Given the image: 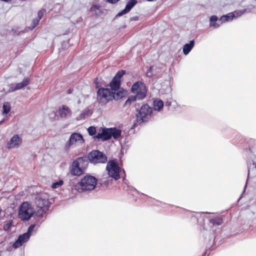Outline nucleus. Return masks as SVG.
<instances>
[{"label": "nucleus", "mask_w": 256, "mask_h": 256, "mask_svg": "<svg viewBox=\"0 0 256 256\" xmlns=\"http://www.w3.org/2000/svg\"><path fill=\"white\" fill-rule=\"evenodd\" d=\"M48 195L46 194H40L36 198V206L35 216L42 218L48 210L50 202L48 200Z\"/></svg>", "instance_id": "1"}, {"label": "nucleus", "mask_w": 256, "mask_h": 256, "mask_svg": "<svg viewBox=\"0 0 256 256\" xmlns=\"http://www.w3.org/2000/svg\"><path fill=\"white\" fill-rule=\"evenodd\" d=\"M88 166L86 157H80L76 159L70 167V172L73 176H80L84 174Z\"/></svg>", "instance_id": "2"}, {"label": "nucleus", "mask_w": 256, "mask_h": 256, "mask_svg": "<svg viewBox=\"0 0 256 256\" xmlns=\"http://www.w3.org/2000/svg\"><path fill=\"white\" fill-rule=\"evenodd\" d=\"M96 186V178L94 176L86 175L84 176L76 186V189L79 192L91 190Z\"/></svg>", "instance_id": "3"}, {"label": "nucleus", "mask_w": 256, "mask_h": 256, "mask_svg": "<svg viewBox=\"0 0 256 256\" xmlns=\"http://www.w3.org/2000/svg\"><path fill=\"white\" fill-rule=\"evenodd\" d=\"M131 92L135 94L134 96L138 100H142L146 96L147 88L143 82L138 81L132 84Z\"/></svg>", "instance_id": "4"}, {"label": "nucleus", "mask_w": 256, "mask_h": 256, "mask_svg": "<svg viewBox=\"0 0 256 256\" xmlns=\"http://www.w3.org/2000/svg\"><path fill=\"white\" fill-rule=\"evenodd\" d=\"M35 212L30 204L24 202L20 206L18 216L21 220H28L32 217Z\"/></svg>", "instance_id": "5"}, {"label": "nucleus", "mask_w": 256, "mask_h": 256, "mask_svg": "<svg viewBox=\"0 0 256 256\" xmlns=\"http://www.w3.org/2000/svg\"><path fill=\"white\" fill-rule=\"evenodd\" d=\"M152 108L148 104L142 105L136 114V121L139 124L148 122L151 116Z\"/></svg>", "instance_id": "6"}, {"label": "nucleus", "mask_w": 256, "mask_h": 256, "mask_svg": "<svg viewBox=\"0 0 256 256\" xmlns=\"http://www.w3.org/2000/svg\"><path fill=\"white\" fill-rule=\"evenodd\" d=\"M106 170L110 178H112L115 180H117L120 178V168L116 160H110L108 161L106 164Z\"/></svg>", "instance_id": "7"}, {"label": "nucleus", "mask_w": 256, "mask_h": 256, "mask_svg": "<svg viewBox=\"0 0 256 256\" xmlns=\"http://www.w3.org/2000/svg\"><path fill=\"white\" fill-rule=\"evenodd\" d=\"M112 90L110 88H100L97 91V101L102 105L112 100Z\"/></svg>", "instance_id": "8"}, {"label": "nucleus", "mask_w": 256, "mask_h": 256, "mask_svg": "<svg viewBox=\"0 0 256 256\" xmlns=\"http://www.w3.org/2000/svg\"><path fill=\"white\" fill-rule=\"evenodd\" d=\"M77 142L82 144L84 143V140L83 138L82 135L76 132L72 133L66 144L64 148L66 150H68L69 148L72 145L76 144Z\"/></svg>", "instance_id": "9"}, {"label": "nucleus", "mask_w": 256, "mask_h": 256, "mask_svg": "<svg viewBox=\"0 0 256 256\" xmlns=\"http://www.w3.org/2000/svg\"><path fill=\"white\" fill-rule=\"evenodd\" d=\"M22 142V139L18 134H14L7 144L8 148H18Z\"/></svg>", "instance_id": "10"}, {"label": "nucleus", "mask_w": 256, "mask_h": 256, "mask_svg": "<svg viewBox=\"0 0 256 256\" xmlns=\"http://www.w3.org/2000/svg\"><path fill=\"white\" fill-rule=\"evenodd\" d=\"M138 3L137 0H130L126 4L124 9L118 12L116 17L122 16L128 13Z\"/></svg>", "instance_id": "11"}, {"label": "nucleus", "mask_w": 256, "mask_h": 256, "mask_svg": "<svg viewBox=\"0 0 256 256\" xmlns=\"http://www.w3.org/2000/svg\"><path fill=\"white\" fill-rule=\"evenodd\" d=\"M111 138L110 128H104L101 133L97 134V139L102 140L103 141L109 140Z\"/></svg>", "instance_id": "12"}, {"label": "nucleus", "mask_w": 256, "mask_h": 256, "mask_svg": "<svg viewBox=\"0 0 256 256\" xmlns=\"http://www.w3.org/2000/svg\"><path fill=\"white\" fill-rule=\"evenodd\" d=\"M34 228L35 224H32L28 227L26 232L19 236V240H20L22 244L27 242L29 240V238L32 234V232H34Z\"/></svg>", "instance_id": "13"}, {"label": "nucleus", "mask_w": 256, "mask_h": 256, "mask_svg": "<svg viewBox=\"0 0 256 256\" xmlns=\"http://www.w3.org/2000/svg\"><path fill=\"white\" fill-rule=\"evenodd\" d=\"M30 79L28 78H25L23 80L22 82L20 83L13 84L10 87V88L12 90V91H16V90H20L28 85L30 83Z\"/></svg>", "instance_id": "14"}, {"label": "nucleus", "mask_w": 256, "mask_h": 256, "mask_svg": "<svg viewBox=\"0 0 256 256\" xmlns=\"http://www.w3.org/2000/svg\"><path fill=\"white\" fill-rule=\"evenodd\" d=\"M126 92L122 88H119L116 91H112V100L114 99L118 100L124 97L126 95Z\"/></svg>", "instance_id": "15"}, {"label": "nucleus", "mask_w": 256, "mask_h": 256, "mask_svg": "<svg viewBox=\"0 0 256 256\" xmlns=\"http://www.w3.org/2000/svg\"><path fill=\"white\" fill-rule=\"evenodd\" d=\"M60 117L66 118L71 114V110L67 106L62 105L60 109Z\"/></svg>", "instance_id": "16"}, {"label": "nucleus", "mask_w": 256, "mask_h": 256, "mask_svg": "<svg viewBox=\"0 0 256 256\" xmlns=\"http://www.w3.org/2000/svg\"><path fill=\"white\" fill-rule=\"evenodd\" d=\"M121 84V80H118L114 78H112L110 83V90L112 91H116L120 88Z\"/></svg>", "instance_id": "17"}, {"label": "nucleus", "mask_w": 256, "mask_h": 256, "mask_svg": "<svg viewBox=\"0 0 256 256\" xmlns=\"http://www.w3.org/2000/svg\"><path fill=\"white\" fill-rule=\"evenodd\" d=\"M194 45V40H191L188 44H186L183 47V53L185 55H187L189 54L190 50H192Z\"/></svg>", "instance_id": "18"}, {"label": "nucleus", "mask_w": 256, "mask_h": 256, "mask_svg": "<svg viewBox=\"0 0 256 256\" xmlns=\"http://www.w3.org/2000/svg\"><path fill=\"white\" fill-rule=\"evenodd\" d=\"M110 134L111 138L112 137L114 139L116 140L121 136L122 130L116 128H110Z\"/></svg>", "instance_id": "19"}, {"label": "nucleus", "mask_w": 256, "mask_h": 256, "mask_svg": "<svg viewBox=\"0 0 256 256\" xmlns=\"http://www.w3.org/2000/svg\"><path fill=\"white\" fill-rule=\"evenodd\" d=\"M107 157L104 153L97 150V163H106L107 162Z\"/></svg>", "instance_id": "20"}, {"label": "nucleus", "mask_w": 256, "mask_h": 256, "mask_svg": "<svg viewBox=\"0 0 256 256\" xmlns=\"http://www.w3.org/2000/svg\"><path fill=\"white\" fill-rule=\"evenodd\" d=\"M154 110L160 111L164 106V102L161 100H156L154 102Z\"/></svg>", "instance_id": "21"}, {"label": "nucleus", "mask_w": 256, "mask_h": 256, "mask_svg": "<svg viewBox=\"0 0 256 256\" xmlns=\"http://www.w3.org/2000/svg\"><path fill=\"white\" fill-rule=\"evenodd\" d=\"M234 17V13L230 12L226 16H222L220 18L219 21L221 22L220 24H222L223 22H228V21H230V20H232Z\"/></svg>", "instance_id": "22"}, {"label": "nucleus", "mask_w": 256, "mask_h": 256, "mask_svg": "<svg viewBox=\"0 0 256 256\" xmlns=\"http://www.w3.org/2000/svg\"><path fill=\"white\" fill-rule=\"evenodd\" d=\"M218 18L216 16H212L210 18V26L213 27L214 28H218L220 26V24H218L216 23V21H218Z\"/></svg>", "instance_id": "23"}, {"label": "nucleus", "mask_w": 256, "mask_h": 256, "mask_svg": "<svg viewBox=\"0 0 256 256\" xmlns=\"http://www.w3.org/2000/svg\"><path fill=\"white\" fill-rule=\"evenodd\" d=\"M88 160L90 162L96 164V150L92 151L88 154Z\"/></svg>", "instance_id": "24"}, {"label": "nucleus", "mask_w": 256, "mask_h": 256, "mask_svg": "<svg viewBox=\"0 0 256 256\" xmlns=\"http://www.w3.org/2000/svg\"><path fill=\"white\" fill-rule=\"evenodd\" d=\"M138 100L136 98V96H128L127 100L125 102L123 106L124 108H128L131 104L136 102V100Z\"/></svg>", "instance_id": "25"}, {"label": "nucleus", "mask_w": 256, "mask_h": 256, "mask_svg": "<svg viewBox=\"0 0 256 256\" xmlns=\"http://www.w3.org/2000/svg\"><path fill=\"white\" fill-rule=\"evenodd\" d=\"M210 222L214 225L219 226L222 224V218L216 217L210 220Z\"/></svg>", "instance_id": "26"}, {"label": "nucleus", "mask_w": 256, "mask_h": 256, "mask_svg": "<svg viewBox=\"0 0 256 256\" xmlns=\"http://www.w3.org/2000/svg\"><path fill=\"white\" fill-rule=\"evenodd\" d=\"M91 112L88 109L84 110L81 114L79 117L76 118L77 120H80L82 118H84L86 116H89L91 114Z\"/></svg>", "instance_id": "27"}, {"label": "nucleus", "mask_w": 256, "mask_h": 256, "mask_svg": "<svg viewBox=\"0 0 256 256\" xmlns=\"http://www.w3.org/2000/svg\"><path fill=\"white\" fill-rule=\"evenodd\" d=\"M126 72L124 70H118L114 77V78L118 80H121L122 77L125 74Z\"/></svg>", "instance_id": "28"}, {"label": "nucleus", "mask_w": 256, "mask_h": 256, "mask_svg": "<svg viewBox=\"0 0 256 256\" xmlns=\"http://www.w3.org/2000/svg\"><path fill=\"white\" fill-rule=\"evenodd\" d=\"M2 108H3V114H8L10 110V104L8 102H4L2 106Z\"/></svg>", "instance_id": "29"}, {"label": "nucleus", "mask_w": 256, "mask_h": 256, "mask_svg": "<svg viewBox=\"0 0 256 256\" xmlns=\"http://www.w3.org/2000/svg\"><path fill=\"white\" fill-rule=\"evenodd\" d=\"M250 12V10H248V9H244L242 10H236L233 13L234 14V17H238L239 16H241L246 12Z\"/></svg>", "instance_id": "30"}, {"label": "nucleus", "mask_w": 256, "mask_h": 256, "mask_svg": "<svg viewBox=\"0 0 256 256\" xmlns=\"http://www.w3.org/2000/svg\"><path fill=\"white\" fill-rule=\"evenodd\" d=\"M122 172H123V173L124 174V178H123V182L124 184H126V185H127V187L128 188V190H135L136 192H138L137 190L133 188L132 186H130L128 184H127V182L128 180L126 179V174H125V172L124 170H122Z\"/></svg>", "instance_id": "31"}, {"label": "nucleus", "mask_w": 256, "mask_h": 256, "mask_svg": "<svg viewBox=\"0 0 256 256\" xmlns=\"http://www.w3.org/2000/svg\"><path fill=\"white\" fill-rule=\"evenodd\" d=\"M88 132L90 136H94L96 134V128L93 126H90L88 128Z\"/></svg>", "instance_id": "32"}, {"label": "nucleus", "mask_w": 256, "mask_h": 256, "mask_svg": "<svg viewBox=\"0 0 256 256\" xmlns=\"http://www.w3.org/2000/svg\"><path fill=\"white\" fill-rule=\"evenodd\" d=\"M64 182L62 180H60L58 182H54L52 186V187L53 188H58L59 186H62Z\"/></svg>", "instance_id": "33"}, {"label": "nucleus", "mask_w": 256, "mask_h": 256, "mask_svg": "<svg viewBox=\"0 0 256 256\" xmlns=\"http://www.w3.org/2000/svg\"><path fill=\"white\" fill-rule=\"evenodd\" d=\"M22 243L20 240H19V238L16 240V242L13 244L12 246L14 248H18L22 245Z\"/></svg>", "instance_id": "34"}, {"label": "nucleus", "mask_w": 256, "mask_h": 256, "mask_svg": "<svg viewBox=\"0 0 256 256\" xmlns=\"http://www.w3.org/2000/svg\"><path fill=\"white\" fill-rule=\"evenodd\" d=\"M40 20L36 18L32 20V26H30V28L32 30H33L38 24Z\"/></svg>", "instance_id": "35"}, {"label": "nucleus", "mask_w": 256, "mask_h": 256, "mask_svg": "<svg viewBox=\"0 0 256 256\" xmlns=\"http://www.w3.org/2000/svg\"><path fill=\"white\" fill-rule=\"evenodd\" d=\"M112 180H106V178L102 179V182L104 184V186H107L109 184L110 182Z\"/></svg>", "instance_id": "36"}, {"label": "nucleus", "mask_w": 256, "mask_h": 256, "mask_svg": "<svg viewBox=\"0 0 256 256\" xmlns=\"http://www.w3.org/2000/svg\"><path fill=\"white\" fill-rule=\"evenodd\" d=\"M43 14H44V12L42 11V10L39 11L38 14V18H37V19L40 20L43 16Z\"/></svg>", "instance_id": "37"}, {"label": "nucleus", "mask_w": 256, "mask_h": 256, "mask_svg": "<svg viewBox=\"0 0 256 256\" xmlns=\"http://www.w3.org/2000/svg\"><path fill=\"white\" fill-rule=\"evenodd\" d=\"M120 0H107V2L112 4L117 3Z\"/></svg>", "instance_id": "38"}, {"label": "nucleus", "mask_w": 256, "mask_h": 256, "mask_svg": "<svg viewBox=\"0 0 256 256\" xmlns=\"http://www.w3.org/2000/svg\"><path fill=\"white\" fill-rule=\"evenodd\" d=\"M152 67H150V70H149L150 71L147 72V76H150V77L152 76V74L150 72V70H152Z\"/></svg>", "instance_id": "39"}, {"label": "nucleus", "mask_w": 256, "mask_h": 256, "mask_svg": "<svg viewBox=\"0 0 256 256\" xmlns=\"http://www.w3.org/2000/svg\"><path fill=\"white\" fill-rule=\"evenodd\" d=\"M96 8V5H92V9L94 10H95V9Z\"/></svg>", "instance_id": "40"}, {"label": "nucleus", "mask_w": 256, "mask_h": 256, "mask_svg": "<svg viewBox=\"0 0 256 256\" xmlns=\"http://www.w3.org/2000/svg\"><path fill=\"white\" fill-rule=\"evenodd\" d=\"M72 90H71V89H69V90H68V94H71V93H72Z\"/></svg>", "instance_id": "41"}, {"label": "nucleus", "mask_w": 256, "mask_h": 256, "mask_svg": "<svg viewBox=\"0 0 256 256\" xmlns=\"http://www.w3.org/2000/svg\"><path fill=\"white\" fill-rule=\"evenodd\" d=\"M9 226H10V225L4 226V229H5V230H6V228H9Z\"/></svg>", "instance_id": "42"}, {"label": "nucleus", "mask_w": 256, "mask_h": 256, "mask_svg": "<svg viewBox=\"0 0 256 256\" xmlns=\"http://www.w3.org/2000/svg\"><path fill=\"white\" fill-rule=\"evenodd\" d=\"M9 226H10V225L4 226V229H5V230H6V228H9Z\"/></svg>", "instance_id": "43"}, {"label": "nucleus", "mask_w": 256, "mask_h": 256, "mask_svg": "<svg viewBox=\"0 0 256 256\" xmlns=\"http://www.w3.org/2000/svg\"><path fill=\"white\" fill-rule=\"evenodd\" d=\"M138 19V17H134L131 18L132 20H136Z\"/></svg>", "instance_id": "44"}, {"label": "nucleus", "mask_w": 256, "mask_h": 256, "mask_svg": "<svg viewBox=\"0 0 256 256\" xmlns=\"http://www.w3.org/2000/svg\"><path fill=\"white\" fill-rule=\"evenodd\" d=\"M148 2H154V1H156V0H146Z\"/></svg>", "instance_id": "45"}, {"label": "nucleus", "mask_w": 256, "mask_h": 256, "mask_svg": "<svg viewBox=\"0 0 256 256\" xmlns=\"http://www.w3.org/2000/svg\"><path fill=\"white\" fill-rule=\"evenodd\" d=\"M246 185H245V186H244V192H245V190H246Z\"/></svg>", "instance_id": "46"}, {"label": "nucleus", "mask_w": 256, "mask_h": 256, "mask_svg": "<svg viewBox=\"0 0 256 256\" xmlns=\"http://www.w3.org/2000/svg\"><path fill=\"white\" fill-rule=\"evenodd\" d=\"M94 84H96V78H94Z\"/></svg>", "instance_id": "47"}, {"label": "nucleus", "mask_w": 256, "mask_h": 256, "mask_svg": "<svg viewBox=\"0 0 256 256\" xmlns=\"http://www.w3.org/2000/svg\"><path fill=\"white\" fill-rule=\"evenodd\" d=\"M249 174H250V170L248 169V176H249Z\"/></svg>", "instance_id": "48"}, {"label": "nucleus", "mask_w": 256, "mask_h": 256, "mask_svg": "<svg viewBox=\"0 0 256 256\" xmlns=\"http://www.w3.org/2000/svg\"><path fill=\"white\" fill-rule=\"evenodd\" d=\"M100 185H102V183H101L100 182Z\"/></svg>", "instance_id": "49"}, {"label": "nucleus", "mask_w": 256, "mask_h": 256, "mask_svg": "<svg viewBox=\"0 0 256 256\" xmlns=\"http://www.w3.org/2000/svg\"><path fill=\"white\" fill-rule=\"evenodd\" d=\"M206 214H210V212H206Z\"/></svg>", "instance_id": "50"}, {"label": "nucleus", "mask_w": 256, "mask_h": 256, "mask_svg": "<svg viewBox=\"0 0 256 256\" xmlns=\"http://www.w3.org/2000/svg\"><path fill=\"white\" fill-rule=\"evenodd\" d=\"M256 1V0H255Z\"/></svg>", "instance_id": "51"}]
</instances>
